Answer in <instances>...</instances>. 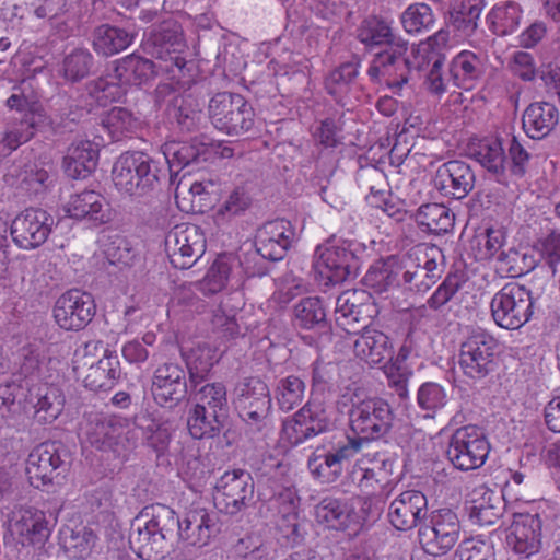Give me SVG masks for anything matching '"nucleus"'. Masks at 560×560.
Listing matches in <instances>:
<instances>
[{"instance_id": "obj_1", "label": "nucleus", "mask_w": 560, "mask_h": 560, "mask_svg": "<svg viewBox=\"0 0 560 560\" xmlns=\"http://www.w3.org/2000/svg\"><path fill=\"white\" fill-rule=\"evenodd\" d=\"M219 532V515L214 511L195 508L179 520L173 509L156 503L144 506L133 518L129 546L142 560H162L176 535L190 546L203 547Z\"/></svg>"}, {"instance_id": "obj_2", "label": "nucleus", "mask_w": 560, "mask_h": 560, "mask_svg": "<svg viewBox=\"0 0 560 560\" xmlns=\"http://www.w3.org/2000/svg\"><path fill=\"white\" fill-rule=\"evenodd\" d=\"M164 171L161 162L143 151H127L114 162L112 182L117 191L142 198L158 190Z\"/></svg>"}, {"instance_id": "obj_3", "label": "nucleus", "mask_w": 560, "mask_h": 560, "mask_svg": "<svg viewBox=\"0 0 560 560\" xmlns=\"http://www.w3.org/2000/svg\"><path fill=\"white\" fill-rule=\"evenodd\" d=\"M366 247L357 241L342 240L336 244L318 245L313 269L323 287H334L355 279L362 266Z\"/></svg>"}, {"instance_id": "obj_4", "label": "nucleus", "mask_w": 560, "mask_h": 560, "mask_svg": "<svg viewBox=\"0 0 560 560\" xmlns=\"http://www.w3.org/2000/svg\"><path fill=\"white\" fill-rule=\"evenodd\" d=\"M233 404L245 423V432L253 440L262 441L270 431L269 413L272 408L270 390L257 376L240 380L233 390Z\"/></svg>"}, {"instance_id": "obj_5", "label": "nucleus", "mask_w": 560, "mask_h": 560, "mask_svg": "<svg viewBox=\"0 0 560 560\" xmlns=\"http://www.w3.org/2000/svg\"><path fill=\"white\" fill-rule=\"evenodd\" d=\"M498 347V340L481 328L472 329L460 343L458 366L471 388H486L499 366Z\"/></svg>"}, {"instance_id": "obj_6", "label": "nucleus", "mask_w": 560, "mask_h": 560, "mask_svg": "<svg viewBox=\"0 0 560 560\" xmlns=\"http://www.w3.org/2000/svg\"><path fill=\"white\" fill-rule=\"evenodd\" d=\"M348 419L353 436H345L349 441H359V451H361L365 443L381 440L389 434L394 427L395 412L384 398L376 396L358 398L351 401Z\"/></svg>"}, {"instance_id": "obj_7", "label": "nucleus", "mask_w": 560, "mask_h": 560, "mask_svg": "<svg viewBox=\"0 0 560 560\" xmlns=\"http://www.w3.org/2000/svg\"><path fill=\"white\" fill-rule=\"evenodd\" d=\"M83 433L91 446L103 452H113L118 457H126L137 445L135 430L127 420L115 416L91 415Z\"/></svg>"}, {"instance_id": "obj_8", "label": "nucleus", "mask_w": 560, "mask_h": 560, "mask_svg": "<svg viewBox=\"0 0 560 560\" xmlns=\"http://www.w3.org/2000/svg\"><path fill=\"white\" fill-rule=\"evenodd\" d=\"M532 291L517 282L504 284L490 302L493 322L501 328L515 330L527 324L534 314Z\"/></svg>"}, {"instance_id": "obj_9", "label": "nucleus", "mask_w": 560, "mask_h": 560, "mask_svg": "<svg viewBox=\"0 0 560 560\" xmlns=\"http://www.w3.org/2000/svg\"><path fill=\"white\" fill-rule=\"evenodd\" d=\"M413 71H418V66L408 55V42H405L396 44L395 48H385L375 54L368 75L372 82L384 84L393 94L401 95Z\"/></svg>"}, {"instance_id": "obj_10", "label": "nucleus", "mask_w": 560, "mask_h": 560, "mask_svg": "<svg viewBox=\"0 0 560 560\" xmlns=\"http://www.w3.org/2000/svg\"><path fill=\"white\" fill-rule=\"evenodd\" d=\"M208 116L212 126L229 136H240L254 126L255 113L247 100L232 92L214 94L208 104Z\"/></svg>"}, {"instance_id": "obj_11", "label": "nucleus", "mask_w": 560, "mask_h": 560, "mask_svg": "<svg viewBox=\"0 0 560 560\" xmlns=\"http://www.w3.org/2000/svg\"><path fill=\"white\" fill-rule=\"evenodd\" d=\"M143 49L152 57L166 62L165 70L175 77V68L184 74L187 68L182 54L186 49L182 25L174 19H167L152 25L143 42Z\"/></svg>"}, {"instance_id": "obj_12", "label": "nucleus", "mask_w": 560, "mask_h": 560, "mask_svg": "<svg viewBox=\"0 0 560 560\" xmlns=\"http://www.w3.org/2000/svg\"><path fill=\"white\" fill-rule=\"evenodd\" d=\"M490 448L485 430L469 424L456 429L451 435L446 458L460 471L475 470L485 465Z\"/></svg>"}, {"instance_id": "obj_13", "label": "nucleus", "mask_w": 560, "mask_h": 560, "mask_svg": "<svg viewBox=\"0 0 560 560\" xmlns=\"http://www.w3.org/2000/svg\"><path fill=\"white\" fill-rule=\"evenodd\" d=\"M70 468V453L60 441H46L35 446L26 460V474L35 488L52 483Z\"/></svg>"}, {"instance_id": "obj_14", "label": "nucleus", "mask_w": 560, "mask_h": 560, "mask_svg": "<svg viewBox=\"0 0 560 560\" xmlns=\"http://www.w3.org/2000/svg\"><path fill=\"white\" fill-rule=\"evenodd\" d=\"M359 452V441L342 436L336 442L317 446L308 457L307 467L319 482L334 483L341 478L346 466Z\"/></svg>"}, {"instance_id": "obj_15", "label": "nucleus", "mask_w": 560, "mask_h": 560, "mask_svg": "<svg viewBox=\"0 0 560 560\" xmlns=\"http://www.w3.org/2000/svg\"><path fill=\"white\" fill-rule=\"evenodd\" d=\"M460 522L451 509L438 510L431 516L430 523L420 525L418 538L422 549L431 556L446 555L458 541Z\"/></svg>"}, {"instance_id": "obj_16", "label": "nucleus", "mask_w": 560, "mask_h": 560, "mask_svg": "<svg viewBox=\"0 0 560 560\" xmlns=\"http://www.w3.org/2000/svg\"><path fill=\"white\" fill-rule=\"evenodd\" d=\"M214 489L215 505L229 515H236L247 509L254 500V479L245 469L225 471L217 480Z\"/></svg>"}, {"instance_id": "obj_17", "label": "nucleus", "mask_w": 560, "mask_h": 560, "mask_svg": "<svg viewBox=\"0 0 560 560\" xmlns=\"http://www.w3.org/2000/svg\"><path fill=\"white\" fill-rule=\"evenodd\" d=\"M332 425L324 405L308 401L291 418L283 421L282 439L291 446H299L329 431Z\"/></svg>"}, {"instance_id": "obj_18", "label": "nucleus", "mask_w": 560, "mask_h": 560, "mask_svg": "<svg viewBox=\"0 0 560 560\" xmlns=\"http://www.w3.org/2000/svg\"><path fill=\"white\" fill-rule=\"evenodd\" d=\"M189 380L186 370L176 362L160 364L152 376L151 393L162 408L174 409L187 397Z\"/></svg>"}, {"instance_id": "obj_19", "label": "nucleus", "mask_w": 560, "mask_h": 560, "mask_svg": "<svg viewBox=\"0 0 560 560\" xmlns=\"http://www.w3.org/2000/svg\"><path fill=\"white\" fill-rule=\"evenodd\" d=\"M444 256L436 246L425 248L416 261L401 267L400 287L415 293H425L442 277Z\"/></svg>"}, {"instance_id": "obj_20", "label": "nucleus", "mask_w": 560, "mask_h": 560, "mask_svg": "<svg viewBox=\"0 0 560 560\" xmlns=\"http://www.w3.org/2000/svg\"><path fill=\"white\" fill-rule=\"evenodd\" d=\"M56 224L47 210L27 208L12 221L11 236L20 248L35 249L47 241Z\"/></svg>"}, {"instance_id": "obj_21", "label": "nucleus", "mask_w": 560, "mask_h": 560, "mask_svg": "<svg viewBox=\"0 0 560 560\" xmlns=\"http://www.w3.org/2000/svg\"><path fill=\"white\" fill-rule=\"evenodd\" d=\"M206 238L195 225H176L165 237V250L175 268H190L205 253Z\"/></svg>"}, {"instance_id": "obj_22", "label": "nucleus", "mask_w": 560, "mask_h": 560, "mask_svg": "<svg viewBox=\"0 0 560 560\" xmlns=\"http://www.w3.org/2000/svg\"><path fill=\"white\" fill-rule=\"evenodd\" d=\"M96 305L92 294L78 289L68 290L55 302L52 314L65 330H81L93 319Z\"/></svg>"}, {"instance_id": "obj_23", "label": "nucleus", "mask_w": 560, "mask_h": 560, "mask_svg": "<svg viewBox=\"0 0 560 560\" xmlns=\"http://www.w3.org/2000/svg\"><path fill=\"white\" fill-rule=\"evenodd\" d=\"M476 175L469 163L451 160L440 165L433 179L441 195L452 199L465 198L475 187Z\"/></svg>"}, {"instance_id": "obj_24", "label": "nucleus", "mask_w": 560, "mask_h": 560, "mask_svg": "<svg viewBox=\"0 0 560 560\" xmlns=\"http://www.w3.org/2000/svg\"><path fill=\"white\" fill-rule=\"evenodd\" d=\"M542 520L538 514L518 513L506 535L508 547L516 555L530 557L541 547Z\"/></svg>"}, {"instance_id": "obj_25", "label": "nucleus", "mask_w": 560, "mask_h": 560, "mask_svg": "<svg viewBox=\"0 0 560 560\" xmlns=\"http://www.w3.org/2000/svg\"><path fill=\"white\" fill-rule=\"evenodd\" d=\"M295 238L291 222L276 219L266 222L256 236L257 253L270 261L283 259Z\"/></svg>"}, {"instance_id": "obj_26", "label": "nucleus", "mask_w": 560, "mask_h": 560, "mask_svg": "<svg viewBox=\"0 0 560 560\" xmlns=\"http://www.w3.org/2000/svg\"><path fill=\"white\" fill-rule=\"evenodd\" d=\"M427 515V497L418 490H406L401 492L390 502L387 512L389 523L397 530L415 528Z\"/></svg>"}, {"instance_id": "obj_27", "label": "nucleus", "mask_w": 560, "mask_h": 560, "mask_svg": "<svg viewBox=\"0 0 560 560\" xmlns=\"http://www.w3.org/2000/svg\"><path fill=\"white\" fill-rule=\"evenodd\" d=\"M315 520L328 529L352 530L354 534L361 524L354 506L345 498L325 497L315 506Z\"/></svg>"}, {"instance_id": "obj_28", "label": "nucleus", "mask_w": 560, "mask_h": 560, "mask_svg": "<svg viewBox=\"0 0 560 560\" xmlns=\"http://www.w3.org/2000/svg\"><path fill=\"white\" fill-rule=\"evenodd\" d=\"M353 353L370 366H381L392 361L394 347L385 332L370 326L353 340Z\"/></svg>"}, {"instance_id": "obj_29", "label": "nucleus", "mask_w": 560, "mask_h": 560, "mask_svg": "<svg viewBox=\"0 0 560 560\" xmlns=\"http://www.w3.org/2000/svg\"><path fill=\"white\" fill-rule=\"evenodd\" d=\"M468 497L465 509L472 523L480 526H491L503 515L505 508L503 498L488 487L478 486L474 488Z\"/></svg>"}, {"instance_id": "obj_30", "label": "nucleus", "mask_w": 560, "mask_h": 560, "mask_svg": "<svg viewBox=\"0 0 560 560\" xmlns=\"http://www.w3.org/2000/svg\"><path fill=\"white\" fill-rule=\"evenodd\" d=\"M25 401L33 408V419L38 424H51L61 415L65 407L62 392L47 384L30 387Z\"/></svg>"}, {"instance_id": "obj_31", "label": "nucleus", "mask_w": 560, "mask_h": 560, "mask_svg": "<svg viewBox=\"0 0 560 560\" xmlns=\"http://www.w3.org/2000/svg\"><path fill=\"white\" fill-rule=\"evenodd\" d=\"M57 517L52 512L35 508L24 509L13 524V530L22 538L23 545H44L55 527Z\"/></svg>"}, {"instance_id": "obj_32", "label": "nucleus", "mask_w": 560, "mask_h": 560, "mask_svg": "<svg viewBox=\"0 0 560 560\" xmlns=\"http://www.w3.org/2000/svg\"><path fill=\"white\" fill-rule=\"evenodd\" d=\"M369 305L358 303L355 291H345L336 299L334 317L336 325L347 334L357 337L364 327H370Z\"/></svg>"}, {"instance_id": "obj_33", "label": "nucleus", "mask_w": 560, "mask_h": 560, "mask_svg": "<svg viewBox=\"0 0 560 560\" xmlns=\"http://www.w3.org/2000/svg\"><path fill=\"white\" fill-rule=\"evenodd\" d=\"M170 172H179L190 165L208 161L212 155L210 139L195 137L188 142L174 143L164 153Z\"/></svg>"}, {"instance_id": "obj_34", "label": "nucleus", "mask_w": 560, "mask_h": 560, "mask_svg": "<svg viewBox=\"0 0 560 560\" xmlns=\"http://www.w3.org/2000/svg\"><path fill=\"white\" fill-rule=\"evenodd\" d=\"M115 79L127 86H140L158 74L156 65L138 54H130L114 61Z\"/></svg>"}, {"instance_id": "obj_35", "label": "nucleus", "mask_w": 560, "mask_h": 560, "mask_svg": "<svg viewBox=\"0 0 560 560\" xmlns=\"http://www.w3.org/2000/svg\"><path fill=\"white\" fill-rule=\"evenodd\" d=\"M486 72L485 63L478 55L470 50H463L451 61L450 75L456 88L465 91L474 90Z\"/></svg>"}, {"instance_id": "obj_36", "label": "nucleus", "mask_w": 560, "mask_h": 560, "mask_svg": "<svg viewBox=\"0 0 560 560\" xmlns=\"http://www.w3.org/2000/svg\"><path fill=\"white\" fill-rule=\"evenodd\" d=\"M393 22L381 16L371 15L364 19L357 28V38L366 49L385 46L395 48L398 43L406 40L394 33Z\"/></svg>"}, {"instance_id": "obj_37", "label": "nucleus", "mask_w": 560, "mask_h": 560, "mask_svg": "<svg viewBox=\"0 0 560 560\" xmlns=\"http://www.w3.org/2000/svg\"><path fill=\"white\" fill-rule=\"evenodd\" d=\"M558 121V108L548 102L529 104L522 117L523 129L532 139L545 138L555 129Z\"/></svg>"}, {"instance_id": "obj_38", "label": "nucleus", "mask_w": 560, "mask_h": 560, "mask_svg": "<svg viewBox=\"0 0 560 560\" xmlns=\"http://www.w3.org/2000/svg\"><path fill=\"white\" fill-rule=\"evenodd\" d=\"M486 4V0H462L448 11L447 27L458 37L474 36Z\"/></svg>"}, {"instance_id": "obj_39", "label": "nucleus", "mask_w": 560, "mask_h": 560, "mask_svg": "<svg viewBox=\"0 0 560 560\" xmlns=\"http://www.w3.org/2000/svg\"><path fill=\"white\" fill-rule=\"evenodd\" d=\"M66 211L71 218L88 219L97 224L105 223L108 220V205L105 198L94 190H84L72 196Z\"/></svg>"}, {"instance_id": "obj_40", "label": "nucleus", "mask_w": 560, "mask_h": 560, "mask_svg": "<svg viewBox=\"0 0 560 560\" xmlns=\"http://www.w3.org/2000/svg\"><path fill=\"white\" fill-rule=\"evenodd\" d=\"M523 19L521 4L513 0L499 1L486 14V24L495 36H508L515 33Z\"/></svg>"}, {"instance_id": "obj_41", "label": "nucleus", "mask_w": 560, "mask_h": 560, "mask_svg": "<svg viewBox=\"0 0 560 560\" xmlns=\"http://www.w3.org/2000/svg\"><path fill=\"white\" fill-rule=\"evenodd\" d=\"M293 325L305 330H329L324 300L319 296L302 298L293 307Z\"/></svg>"}, {"instance_id": "obj_42", "label": "nucleus", "mask_w": 560, "mask_h": 560, "mask_svg": "<svg viewBox=\"0 0 560 560\" xmlns=\"http://www.w3.org/2000/svg\"><path fill=\"white\" fill-rule=\"evenodd\" d=\"M98 149L91 141H80L68 149L63 168L74 179L86 178L97 166Z\"/></svg>"}, {"instance_id": "obj_43", "label": "nucleus", "mask_w": 560, "mask_h": 560, "mask_svg": "<svg viewBox=\"0 0 560 560\" xmlns=\"http://www.w3.org/2000/svg\"><path fill=\"white\" fill-rule=\"evenodd\" d=\"M135 36V32L130 30L103 24L93 31L92 46L98 55L109 57L128 48Z\"/></svg>"}, {"instance_id": "obj_44", "label": "nucleus", "mask_w": 560, "mask_h": 560, "mask_svg": "<svg viewBox=\"0 0 560 560\" xmlns=\"http://www.w3.org/2000/svg\"><path fill=\"white\" fill-rule=\"evenodd\" d=\"M121 377V368L117 354L106 351L104 357L92 364L83 380L91 390H109Z\"/></svg>"}, {"instance_id": "obj_45", "label": "nucleus", "mask_w": 560, "mask_h": 560, "mask_svg": "<svg viewBox=\"0 0 560 560\" xmlns=\"http://www.w3.org/2000/svg\"><path fill=\"white\" fill-rule=\"evenodd\" d=\"M401 266L396 256L374 261L363 277L364 285L377 293L388 291L390 288L400 287Z\"/></svg>"}, {"instance_id": "obj_46", "label": "nucleus", "mask_w": 560, "mask_h": 560, "mask_svg": "<svg viewBox=\"0 0 560 560\" xmlns=\"http://www.w3.org/2000/svg\"><path fill=\"white\" fill-rule=\"evenodd\" d=\"M226 419V416L215 413V410L192 406L188 410L187 428L189 434L196 440L212 439L221 433Z\"/></svg>"}, {"instance_id": "obj_47", "label": "nucleus", "mask_w": 560, "mask_h": 560, "mask_svg": "<svg viewBox=\"0 0 560 560\" xmlns=\"http://www.w3.org/2000/svg\"><path fill=\"white\" fill-rule=\"evenodd\" d=\"M44 120L42 113L31 112L19 124L5 131L0 139V155L8 156L23 143L30 141Z\"/></svg>"}, {"instance_id": "obj_48", "label": "nucleus", "mask_w": 560, "mask_h": 560, "mask_svg": "<svg viewBox=\"0 0 560 560\" xmlns=\"http://www.w3.org/2000/svg\"><path fill=\"white\" fill-rule=\"evenodd\" d=\"M85 95L90 100L86 104L106 107L112 103L119 102L127 93V89L113 75L100 77L89 81L84 86Z\"/></svg>"}, {"instance_id": "obj_49", "label": "nucleus", "mask_w": 560, "mask_h": 560, "mask_svg": "<svg viewBox=\"0 0 560 560\" xmlns=\"http://www.w3.org/2000/svg\"><path fill=\"white\" fill-rule=\"evenodd\" d=\"M416 221L422 231L442 235L452 231L454 213L442 203H425L417 210Z\"/></svg>"}, {"instance_id": "obj_50", "label": "nucleus", "mask_w": 560, "mask_h": 560, "mask_svg": "<svg viewBox=\"0 0 560 560\" xmlns=\"http://www.w3.org/2000/svg\"><path fill=\"white\" fill-rule=\"evenodd\" d=\"M180 355L185 362L190 388L207 381L214 365L213 351L209 347L198 346L188 351L182 350Z\"/></svg>"}, {"instance_id": "obj_51", "label": "nucleus", "mask_w": 560, "mask_h": 560, "mask_svg": "<svg viewBox=\"0 0 560 560\" xmlns=\"http://www.w3.org/2000/svg\"><path fill=\"white\" fill-rule=\"evenodd\" d=\"M359 74V62L347 61L332 70L325 79V90L334 97L335 102L345 106V98L350 91V85Z\"/></svg>"}, {"instance_id": "obj_52", "label": "nucleus", "mask_w": 560, "mask_h": 560, "mask_svg": "<svg viewBox=\"0 0 560 560\" xmlns=\"http://www.w3.org/2000/svg\"><path fill=\"white\" fill-rule=\"evenodd\" d=\"M102 127L113 141H120L136 133L139 119L128 108L116 106L102 117Z\"/></svg>"}, {"instance_id": "obj_53", "label": "nucleus", "mask_w": 560, "mask_h": 560, "mask_svg": "<svg viewBox=\"0 0 560 560\" xmlns=\"http://www.w3.org/2000/svg\"><path fill=\"white\" fill-rule=\"evenodd\" d=\"M195 404L192 406L205 407L206 410L214 411L228 417L226 387L221 382L207 383L202 386L190 388Z\"/></svg>"}, {"instance_id": "obj_54", "label": "nucleus", "mask_w": 560, "mask_h": 560, "mask_svg": "<svg viewBox=\"0 0 560 560\" xmlns=\"http://www.w3.org/2000/svg\"><path fill=\"white\" fill-rule=\"evenodd\" d=\"M94 67V57L85 48H75L66 55L61 63L65 80L77 83L89 77Z\"/></svg>"}, {"instance_id": "obj_55", "label": "nucleus", "mask_w": 560, "mask_h": 560, "mask_svg": "<svg viewBox=\"0 0 560 560\" xmlns=\"http://www.w3.org/2000/svg\"><path fill=\"white\" fill-rule=\"evenodd\" d=\"M448 402L446 389L439 383L425 382L421 384L417 392V405L423 417L434 419L436 413Z\"/></svg>"}, {"instance_id": "obj_56", "label": "nucleus", "mask_w": 560, "mask_h": 560, "mask_svg": "<svg viewBox=\"0 0 560 560\" xmlns=\"http://www.w3.org/2000/svg\"><path fill=\"white\" fill-rule=\"evenodd\" d=\"M305 383L299 376L289 375L278 381L275 396L282 411H291L299 406L304 398Z\"/></svg>"}, {"instance_id": "obj_57", "label": "nucleus", "mask_w": 560, "mask_h": 560, "mask_svg": "<svg viewBox=\"0 0 560 560\" xmlns=\"http://www.w3.org/2000/svg\"><path fill=\"white\" fill-rule=\"evenodd\" d=\"M400 22L409 34L429 31L434 24L433 11L425 3H412L401 13Z\"/></svg>"}, {"instance_id": "obj_58", "label": "nucleus", "mask_w": 560, "mask_h": 560, "mask_svg": "<svg viewBox=\"0 0 560 560\" xmlns=\"http://www.w3.org/2000/svg\"><path fill=\"white\" fill-rule=\"evenodd\" d=\"M475 156L489 172L495 175H502L504 173L505 154L500 140L491 139L481 141Z\"/></svg>"}, {"instance_id": "obj_59", "label": "nucleus", "mask_w": 560, "mask_h": 560, "mask_svg": "<svg viewBox=\"0 0 560 560\" xmlns=\"http://www.w3.org/2000/svg\"><path fill=\"white\" fill-rule=\"evenodd\" d=\"M231 270L232 266L226 257L215 259L200 281L199 290L205 295L220 292L226 285Z\"/></svg>"}, {"instance_id": "obj_60", "label": "nucleus", "mask_w": 560, "mask_h": 560, "mask_svg": "<svg viewBox=\"0 0 560 560\" xmlns=\"http://www.w3.org/2000/svg\"><path fill=\"white\" fill-rule=\"evenodd\" d=\"M455 556L457 560H495L492 542L481 536L460 541Z\"/></svg>"}, {"instance_id": "obj_61", "label": "nucleus", "mask_w": 560, "mask_h": 560, "mask_svg": "<svg viewBox=\"0 0 560 560\" xmlns=\"http://www.w3.org/2000/svg\"><path fill=\"white\" fill-rule=\"evenodd\" d=\"M167 117L175 121L182 131L192 132L198 130L203 115L197 106H194L191 100L184 98L170 110Z\"/></svg>"}, {"instance_id": "obj_62", "label": "nucleus", "mask_w": 560, "mask_h": 560, "mask_svg": "<svg viewBox=\"0 0 560 560\" xmlns=\"http://www.w3.org/2000/svg\"><path fill=\"white\" fill-rule=\"evenodd\" d=\"M306 522L302 521L295 511H285L277 521V528L282 538L291 546L301 545L304 541L306 530Z\"/></svg>"}, {"instance_id": "obj_63", "label": "nucleus", "mask_w": 560, "mask_h": 560, "mask_svg": "<svg viewBox=\"0 0 560 560\" xmlns=\"http://www.w3.org/2000/svg\"><path fill=\"white\" fill-rule=\"evenodd\" d=\"M460 288L462 282L458 276L448 273L427 300L428 307L434 312H442L445 305L455 298Z\"/></svg>"}, {"instance_id": "obj_64", "label": "nucleus", "mask_w": 560, "mask_h": 560, "mask_svg": "<svg viewBox=\"0 0 560 560\" xmlns=\"http://www.w3.org/2000/svg\"><path fill=\"white\" fill-rule=\"evenodd\" d=\"M393 467L394 462L389 458L374 459L371 467L361 468L359 487L374 489L375 485H382L392 476Z\"/></svg>"}]
</instances>
